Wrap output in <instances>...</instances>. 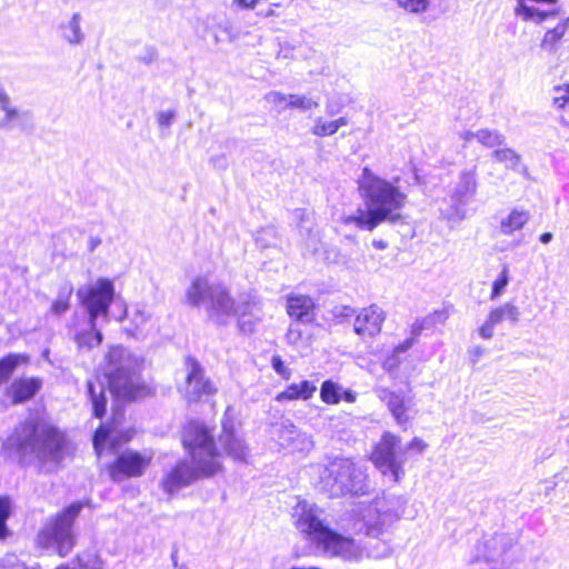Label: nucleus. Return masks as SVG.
Segmentation results:
<instances>
[{"label":"nucleus","instance_id":"nucleus-30","mask_svg":"<svg viewBox=\"0 0 569 569\" xmlns=\"http://www.w3.org/2000/svg\"><path fill=\"white\" fill-rule=\"evenodd\" d=\"M128 317L133 326L132 335L143 336L147 325L151 320V312L144 305L137 303L132 307V310L128 312Z\"/></svg>","mask_w":569,"mask_h":569},{"label":"nucleus","instance_id":"nucleus-37","mask_svg":"<svg viewBox=\"0 0 569 569\" xmlns=\"http://www.w3.org/2000/svg\"><path fill=\"white\" fill-rule=\"evenodd\" d=\"M11 512V501L8 497H0V540L9 535L7 520Z\"/></svg>","mask_w":569,"mask_h":569},{"label":"nucleus","instance_id":"nucleus-32","mask_svg":"<svg viewBox=\"0 0 569 569\" xmlns=\"http://www.w3.org/2000/svg\"><path fill=\"white\" fill-rule=\"evenodd\" d=\"M29 357L22 353H10L0 359V385L7 381L14 370L21 365L27 363Z\"/></svg>","mask_w":569,"mask_h":569},{"label":"nucleus","instance_id":"nucleus-47","mask_svg":"<svg viewBox=\"0 0 569 569\" xmlns=\"http://www.w3.org/2000/svg\"><path fill=\"white\" fill-rule=\"evenodd\" d=\"M302 339V332L298 325H291L287 332V340L290 345H298Z\"/></svg>","mask_w":569,"mask_h":569},{"label":"nucleus","instance_id":"nucleus-45","mask_svg":"<svg viewBox=\"0 0 569 569\" xmlns=\"http://www.w3.org/2000/svg\"><path fill=\"white\" fill-rule=\"evenodd\" d=\"M508 282H509V277H508V267H503L500 276L498 277L497 280H495L493 284H492V291H491V299H497L501 293L502 291L506 289V287L508 286Z\"/></svg>","mask_w":569,"mask_h":569},{"label":"nucleus","instance_id":"nucleus-4","mask_svg":"<svg viewBox=\"0 0 569 569\" xmlns=\"http://www.w3.org/2000/svg\"><path fill=\"white\" fill-rule=\"evenodd\" d=\"M66 438L54 426L43 419L29 417L19 423L6 439L2 449L8 457L20 461L36 459L58 462L63 457Z\"/></svg>","mask_w":569,"mask_h":569},{"label":"nucleus","instance_id":"nucleus-6","mask_svg":"<svg viewBox=\"0 0 569 569\" xmlns=\"http://www.w3.org/2000/svg\"><path fill=\"white\" fill-rule=\"evenodd\" d=\"M331 495H362L366 492V475L361 467L348 458L331 461L321 475Z\"/></svg>","mask_w":569,"mask_h":569},{"label":"nucleus","instance_id":"nucleus-9","mask_svg":"<svg viewBox=\"0 0 569 569\" xmlns=\"http://www.w3.org/2000/svg\"><path fill=\"white\" fill-rule=\"evenodd\" d=\"M373 465L383 473L390 475L398 482L405 475L406 450L400 437L385 432L371 453Z\"/></svg>","mask_w":569,"mask_h":569},{"label":"nucleus","instance_id":"nucleus-51","mask_svg":"<svg viewBox=\"0 0 569 569\" xmlns=\"http://www.w3.org/2000/svg\"><path fill=\"white\" fill-rule=\"evenodd\" d=\"M427 447L426 442L419 438H413L412 441L407 446L403 447L406 452L408 450H416L418 452H422L425 448Z\"/></svg>","mask_w":569,"mask_h":569},{"label":"nucleus","instance_id":"nucleus-7","mask_svg":"<svg viewBox=\"0 0 569 569\" xmlns=\"http://www.w3.org/2000/svg\"><path fill=\"white\" fill-rule=\"evenodd\" d=\"M82 507L81 502H74L49 519L38 535V542L46 548L56 547L60 556H67L74 546L72 523Z\"/></svg>","mask_w":569,"mask_h":569},{"label":"nucleus","instance_id":"nucleus-54","mask_svg":"<svg viewBox=\"0 0 569 569\" xmlns=\"http://www.w3.org/2000/svg\"><path fill=\"white\" fill-rule=\"evenodd\" d=\"M355 315V310L351 308V307H348V306H342V307H339L336 309L335 311V316L336 317H345V318H348V317H351Z\"/></svg>","mask_w":569,"mask_h":569},{"label":"nucleus","instance_id":"nucleus-41","mask_svg":"<svg viewBox=\"0 0 569 569\" xmlns=\"http://www.w3.org/2000/svg\"><path fill=\"white\" fill-rule=\"evenodd\" d=\"M288 106L290 108L300 109L302 111L311 110L319 106V103L311 98L301 94H289Z\"/></svg>","mask_w":569,"mask_h":569},{"label":"nucleus","instance_id":"nucleus-42","mask_svg":"<svg viewBox=\"0 0 569 569\" xmlns=\"http://www.w3.org/2000/svg\"><path fill=\"white\" fill-rule=\"evenodd\" d=\"M78 567L77 569H101V560L100 558L90 551L83 552L77 558Z\"/></svg>","mask_w":569,"mask_h":569},{"label":"nucleus","instance_id":"nucleus-58","mask_svg":"<svg viewBox=\"0 0 569 569\" xmlns=\"http://www.w3.org/2000/svg\"><path fill=\"white\" fill-rule=\"evenodd\" d=\"M332 122H333V124H336V129L338 131L339 128L347 126L349 121L346 117H340L339 119L333 120Z\"/></svg>","mask_w":569,"mask_h":569},{"label":"nucleus","instance_id":"nucleus-1","mask_svg":"<svg viewBox=\"0 0 569 569\" xmlns=\"http://www.w3.org/2000/svg\"><path fill=\"white\" fill-rule=\"evenodd\" d=\"M186 301L191 307L204 306L208 318L219 326L237 319L238 328L243 333L253 332L262 320L260 302L251 295L241 296L238 302L231 297L227 287L211 283L206 277H196L186 290Z\"/></svg>","mask_w":569,"mask_h":569},{"label":"nucleus","instance_id":"nucleus-49","mask_svg":"<svg viewBox=\"0 0 569 569\" xmlns=\"http://www.w3.org/2000/svg\"><path fill=\"white\" fill-rule=\"evenodd\" d=\"M271 365H272L273 370L278 375H280V376H282L284 378L289 377V370L284 366L283 361L281 360V358L279 356L272 357Z\"/></svg>","mask_w":569,"mask_h":569},{"label":"nucleus","instance_id":"nucleus-5","mask_svg":"<svg viewBox=\"0 0 569 569\" xmlns=\"http://www.w3.org/2000/svg\"><path fill=\"white\" fill-rule=\"evenodd\" d=\"M106 376L109 390L117 398L133 400L144 395L147 387L141 380V361L128 349L111 348L107 355Z\"/></svg>","mask_w":569,"mask_h":569},{"label":"nucleus","instance_id":"nucleus-23","mask_svg":"<svg viewBox=\"0 0 569 569\" xmlns=\"http://www.w3.org/2000/svg\"><path fill=\"white\" fill-rule=\"evenodd\" d=\"M42 380L34 377L14 379L7 389L12 403L18 405L32 399L41 389Z\"/></svg>","mask_w":569,"mask_h":569},{"label":"nucleus","instance_id":"nucleus-15","mask_svg":"<svg viewBox=\"0 0 569 569\" xmlns=\"http://www.w3.org/2000/svg\"><path fill=\"white\" fill-rule=\"evenodd\" d=\"M319 550L327 556L340 557L347 561L359 562L365 559V549L361 543L333 530L319 547Z\"/></svg>","mask_w":569,"mask_h":569},{"label":"nucleus","instance_id":"nucleus-3","mask_svg":"<svg viewBox=\"0 0 569 569\" xmlns=\"http://www.w3.org/2000/svg\"><path fill=\"white\" fill-rule=\"evenodd\" d=\"M182 442L191 456V465L180 461L164 476L161 486L168 493L177 492L199 477L211 476L221 468L220 453L214 447L212 435L204 425L198 421L188 422L183 429Z\"/></svg>","mask_w":569,"mask_h":569},{"label":"nucleus","instance_id":"nucleus-2","mask_svg":"<svg viewBox=\"0 0 569 569\" xmlns=\"http://www.w3.org/2000/svg\"><path fill=\"white\" fill-rule=\"evenodd\" d=\"M399 178L388 181L369 168H363L359 178V190L365 200L366 210L346 218V223H353L361 230L372 231L382 222H402L401 210L407 202V193L397 184Z\"/></svg>","mask_w":569,"mask_h":569},{"label":"nucleus","instance_id":"nucleus-62","mask_svg":"<svg viewBox=\"0 0 569 569\" xmlns=\"http://www.w3.org/2000/svg\"><path fill=\"white\" fill-rule=\"evenodd\" d=\"M465 141H469L470 139L475 138V132L467 131L465 132L463 137Z\"/></svg>","mask_w":569,"mask_h":569},{"label":"nucleus","instance_id":"nucleus-46","mask_svg":"<svg viewBox=\"0 0 569 569\" xmlns=\"http://www.w3.org/2000/svg\"><path fill=\"white\" fill-rule=\"evenodd\" d=\"M266 101L274 104L278 108L279 112L284 111L288 106V96L279 92V91H270L264 96Z\"/></svg>","mask_w":569,"mask_h":569},{"label":"nucleus","instance_id":"nucleus-16","mask_svg":"<svg viewBox=\"0 0 569 569\" xmlns=\"http://www.w3.org/2000/svg\"><path fill=\"white\" fill-rule=\"evenodd\" d=\"M98 319L82 317L69 325L68 331L79 350H91L102 342V333L97 328Z\"/></svg>","mask_w":569,"mask_h":569},{"label":"nucleus","instance_id":"nucleus-59","mask_svg":"<svg viewBox=\"0 0 569 569\" xmlns=\"http://www.w3.org/2000/svg\"><path fill=\"white\" fill-rule=\"evenodd\" d=\"M551 240H552V233H550V232H545L540 236V241L542 243H549Z\"/></svg>","mask_w":569,"mask_h":569},{"label":"nucleus","instance_id":"nucleus-21","mask_svg":"<svg viewBox=\"0 0 569 569\" xmlns=\"http://www.w3.org/2000/svg\"><path fill=\"white\" fill-rule=\"evenodd\" d=\"M280 445L296 451H309L313 447V441L306 432L299 431L296 426L286 420L278 430Z\"/></svg>","mask_w":569,"mask_h":569},{"label":"nucleus","instance_id":"nucleus-60","mask_svg":"<svg viewBox=\"0 0 569 569\" xmlns=\"http://www.w3.org/2000/svg\"><path fill=\"white\" fill-rule=\"evenodd\" d=\"M9 98L10 97L7 93V91L4 90V88L2 86H0V104L6 102Z\"/></svg>","mask_w":569,"mask_h":569},{"label":"nucleus","instance_id":"nucleus-10","mask_svg":"<svg viewBox=\"0 0 569 569\" xmlns=\"http://www.w3.org/2000/svg\"><path fill=\"white\" fill-rule=\"evenodd\" d=\"M478 189L477 168L460 171L450 193V206L441 210L449 222H460L468 217V204L473 200Z\"/></svg>","mask_w":569,"mask_h":569},{"label":"nucleus","instance_id":"nucleus-43","mask_svg":"<svg viewBox=\"0 0 569 569\" xmlns=\"http://www.w3.org/2000/svg\"><path fill=\"white\" fill-rule=\"evenodd\" d=\"M552 102L558 109H569V84L555 87Z\"/></svg>","mask_w":569,"mask_h":569},{"label":"nucleus","instance_id":"nucleus-53","mask_svg":"<svg viewBox=\"0 0 569 569\" xmlns=\"http://www.w3.org/2000/svg\"><path fill=\"white\" fill-rule=\"evenodd\" d=\"M260 0H233V4L241 9H253Z\"/></svg>","mask_w":569,"mask_h":569},{"label":"nucleus","instance_id":"nucleus-14","mask_svg":"<svg viewBox=\"0 0 569 569\" xmlns=\"http://www.w3.org/2000/svg\"><path fill=\"white\" fill-rule=\"evenodd\" d=\"M187 377L181 392L188 402H196L203 396L217 392L216 385L206 376L204 369L193 358L186 359Z\"/></svg>","mask_w":569,"mask_h":569},{"label":"nucleus","instance_id":"nucleus-34","mask_svg":"<svg viewBox=\"0 0 569 569\" xmlns=\"http://www.w3.org/2000/svg\"><path fill=\"white\" fill-rule=\"evenodd\" d=\"M492 158L501 163H505L508 169L519 170L521 164L520 156L511 148L496 149L492 152Z\"/></svg>","mask_w":569,"mask_h":569},{"label":"nucleus","instance_id":"nucleus-63","mask_svg":"<svg viewBox=\"0 0 569 569\" xmlns=\"http://www.w3.org/2000/svg\"><path fill=\"white\" fill-rule=\"evenodd\" d=\"M375 246L378 248V249H385L387 247V243L383 242V241H378V242H375Z\"/></svg>","mask_w":569,"mask_h":569},{"label":"nucleus","instance_id":"nucleus-17","mask_svg":"<svg viewBox=\"0 0 569 569\" xmlns=\"http://www.w3.org/2000/svg\"><path fill=\"white\" fill-rule=\"evenodd\" d=\"M386 312L378 305H370L358 311L353 331L363 339L375 338L381 332Z\"/></svg>","mask_w":569,"mask_h":569},{"label":"nucleus","instance_id":"nucleus-11","mask_svg":"<svg viewBox=\"0 0 569 569\" xmlns=\"http://www.w3.org/2000/svg\"><path fill=\"white\" fill-rule=\"evenodd\" d=\"M80 305L87 312V317L108 320L109 308L114 297V284L107 278H100L94 283L81 286L77 290Z\"/></svg>","mask_w":569,"mask_h":569},{"label":"nucleus","instance_id":"nucleus-52","mask_svg":"<svg viewBox=\"0 0 569 569\" xmlns=\"http://www.w3.org/2000/svg\"><path fill=\"white\" fill-rule=\"evenodd\" d=\"M485 353V349L480 346H475L469 350L470 360L472 363H476L479 361V359Z\"/></svg>","mask_w":569,"mask_h":569},{"label":"nucleus","instance_id":"nucleus-13","mask_svg":"<svg viewBox=\"0 0 569 569\" xmlns=\"http://www.w3.org/2000/svg\"><path fill=\"white\" fill-rule=\"evenodd\" d=\"M152 459L153 453L151 450H144L143 452L134 450L121 451L109 466V476L116 482L128 478L141 477Z\"/></svg>","mask_w":569,"mask_h":569},{"label":"nucleus","instance_id":"nucleus-33","mask_svg":"<svg viewBox=\"0 0 569 569\" xmlns=\"http://www.w3.org/2000/svg\"><path fill=\"white\" fill-rule=\"evenodd\" d=\"M475 139L486 148H496L505 143V136L496 129H480L475 132Z\"/></svg>","mask_w":569,"mask_h":569},{"label":"nucleus","instance_id":"nucleus-48","mask_svg":"<svg viewBox=\"0 0 569 569\" xmlns=\"http://www.w3.org/2000/svg\"><path fill=\"white\" fill-rule=\"evenodd\" d=\"M176 117L174 111L168 110V111H160L157 114V121L160 127H170L173 119Z\"/></svg>","mask_w":569,"mask_h":569},{"label":"nucleus","instance_id":"nucleus-55","mask_svg":"<svg viewBox=\"0 0 569 569\" xmlns=\"http://www.w3.org/2000/svg\"><path fill=\"white\" fill-rule=\"evenodd\" d=\"M412 345H413V339H407L402 343L398 345L393 349V352L397 353V355L406 352L408 349H410L412 347Z\"/></svg>","mask_w":569,"mask_h":569},{"label":"nucleus","instance_id":"nucleus-28","mask_svg":"<svg viewBox=\"0 0 569 569\" xmlns=\"http://www.w3.org/2000/svg\"><path fill=\"white\" fill-rule=\"evenodd\" d=\"M530 213L523 209H512L509 214L500 221V232L505 236H510L513 232L522 229L529 221Z\"/></svg>","mask_w":569,"mask_h":569},{"label":"nucleus","instance_id":"nucleus-64","mask_svg":"<svg viewBox=\"0 0 569 569\" xmlns=\"http://www.w3.org/2000/svg\"><path fill=\"white\" fill-rule=\"evenodd\" d=\"M260 14L264 16V17H270V16H273L274 14V11L272 9H269L268 11L266 12H261Z\"/></svg>","mask_w":569,"mask_h":569},{"label":"nucleus","instance_id":"nucleus-26","mask_svg":"<svg viewBox=\"0 0 569 569\" xmlns=\"http://www.w3.org/2000/svg\"><path fill=\"white\" fill-rule=\"evenodd\" d=\"M219 442L223 447L226 453L236 461H246L248 456V447L241 439L236 437L233 430L223 425V431L219 437Z\"/></svg>","mask_w":569,"mask_h":569},{"label":"nucleus","instance_id":"nucleus-19","mask_svg":"<svg viewBox=\"0 0 569 569\" xmlns=\"http://www.w3.org/2000/svg\"><path fill=\"white\" fill-rule=\"evenodd\" d=\"M520 311L518 307L512 303H505L492 309L486 321L479 327L478 333L485 340H490L495 335V327L500 325L503 320H509L512 323L519 321Z\"/></svg>","mask_w":569,"mask_h":569},{"label":"nucleus","instance_id":"nucleus-40","mask_svg":"<svg viewBox=\"0 0 569 569\" xmlns=\"http://www.w3.org/2000/svg\"><path fill=\"white\" fill-rule=\"evenodd\" d=\"M0 109L4 112V117L0 120V129L10 130L11 122L19 116V111L11 104L10 98L0 104Z\"/></svg>","mask_w":569,"mask_h":569},{"label":"nucleus","instance_id":"nucleus-57","mask_svg":"<svg viewBox=\"0 0 569 569\" xmlns=\"http://www.w3.org/2000/svg\"><path fill=\"white\" fill-rule=\"evenodd\" d=\"M101 243V239L99 237H90L89 238V251H94L97 247Z\"/></svg>","mask_w":569,"mask_h":569},{"label":"nucleus","instance_id":"nucleus-35","mask_svg":"<svg viewBox=\"0 0 569 569\" xmlns=\"http://www.w3.org/2000/svg\"><path fill=\"white\" fill-rule=\"evenodd\" d=\"M320 397L326 403H338L341 400V387L331 380H326L321 386Z\"/></svg>","mask_w":569,"mask_h":569},{"label":"nucleus","instance_id":"nucleus-27","mask_svg":"<svg viewBox=\"0 0 569 569\" xmlns=\"http://www.w3.org/2000/svg\"><path fill=\"white\" fill-rule=\"evenodd\" d=\"M316 390L317 387L313 382L303 380L299 383H291L290 386H288L286 390H283L277 396L276 400H308L313 396Z\"/></svg>","mask_w":569,"mask_h":569},{"label":"nucleus","instance_id":"nucleus-39","mask_svg":"<svg viewBox=\"0 0 569 569\" xmlns=\"http://www.w3.org/2000/svg\"><path fill=\"white\" fill-rule=\"evenodd\" d=\"M256 243L261 248H268L276 244L277 232L273 227L262 228L254 236Z\"/></svg>","mask_w":569,"mask_h":569},{"label":"nucleus","instance_id":"nucleus-38","mask_svg":"<svg viewBox=\"0 0 569 569\" xmlns=\"http://www.w3.org/2000/svg\"><path fill=\"white\" fill-rule=\"evenodd\" d=\"M71 292L72 287H68L63 291L59 292L57 299L51 305V312L53 315L60 316L69 309V299Z\"/></svg>","mask_w":569,"mask_h":569},{"label":"nucleus","instance_id":"nucleus-8","mask_svg":"<svg viewBox=\"0 0 569 569\" xmlns=\"http://www.w3.org/2000/svg\"><path fill=\"white\" fill-rule=\"evenodd\" d=\"M398 518V510L385 508V501L381 500H377L368 510V513L365 516V521L367 526V535L370 538L362 545V548L365 549V558L380 559L390 555L391 549L389 545L377 539V537Z\"/></svg>","mask_w":569,"mask_h":569},{"label":"nucleus","instance_id":"nucleus-50","mask_svg":"<svg viewBox=\"0 0 569 569\" xmlns=\"http://www.w3.org/2000/svg\"><path fill=\"white\" fill-rule=\"evenodd\" d=\"M399 362H400L399 355L392 352L391 356L386 358V360L382 363V367L388 372H391V371H393V370H396L398 368Z\"/></svg>","mask_w":569,"mask_h":569},{"label":"nucleus","instance_id":"nucleus-44","mask_svg":"<svg viewBox=\"0 0 569 569\" xmlns=\"http://www.w3.org/2000/svg\"><path fill=\"white\" fill-rule=\"evenodd\" d=\"M311 132L318 137H327L335 134L337 129L332 121H323L322 118H318Z\"/></svg>","mask_w":569,"mask_h":569},{"label":"nucleus","instance_id":"nucleus-18","mask_svg":"<svg viewBox=\"0 0 569 569\" xmlns=\"http://www.w3.org/2000/svg\"><path fill=\"white\" fill-rule=\"evenodd\" d=\"M376 395L386 403L397 423L405 425L410 421L411 416L409 412L415 406L412 398L383 387L377 388Z\"/></svg>","mask_w":569,"mask_h":569},{"label":"nucleus","instance_id":"nucleus-56","mask_svg":"<svg viewBox=\"0 0 569 569\" xmlns=\"http://www.w3.org/2000/svg\"><path fill=\"white\" fill-rule=\"evenodd\" d=\"M341 399L346 400L347 402H355L356 399H357V395L356 392L351 391V390H342L341 389Z\"/></svg>","mask_w":569,"mask_h":569},{"label":"nucleus","instance_id":"nucleus-61","mask_svg":"<svg viewBox=\"0 0 569 569\" xmlns=\"http://www.w3.org/2000/svg\"><path fill=\"white\" fill-rule=\"evenodd\" d=\"M213 163L214 164H219L220 167H224L226 166V159L223 156L221 157H217L214 159H212Z\"/></svg>","mask_w":569,"mask_h":569},{"label":"nucleus","instance_id":"nucleus-22","mask_svg":"<svg viewBox=\"0 0 569 569\" xmlns=\"http://www.w3.org/2000/svg\"><path fill=\"white\" fill-rule=\"evenodd\" d=\"M82 14L73 12L70 17L62 19L57 26V32L64 42L69 46H81L86 39V33L82 29Z\"/></svg>","mask_w":569,"mask_h":569},{"label":"nucleus","instance_id":"nucleus-20","mask_svg":"<svg viewBox=\"0 0 569 569\" xmlns=\"http://www.w3.org/2000/svg\"><path fill=\"white\" fill-rule=\"evenodd\" d=\"M555 3L556 0H518L516 14L526 21L541 23L558 13L555 8H546Z\"/></svg>","mask_w":569,"mask_h":569},{"label":"nucleus","instance_id":"nucleus-31","mask_svg":"<svg viewBox=\"0 0 569 569\" xmlns=\"http://www.w3.org/2000/svg\"><path fill=\"white\" fill-rule=\"evenodd\" d=\"M88 395L91 400L93 415L97 418H101L106 412L107 399L104 395V388L101 383H94L88 381L87 383Z\"/></svg>","mask_w":569,"mask_h":569},{"label":"nucleus","instance_id":"nucleus-12","mask_svg":"<svg viewBox=\"0 0 569 569\" xmlns=\"http://www.w3.org/2000/svg\"><path fill=\"white\" fill-rule=\"evenodd\" d=\"M322 515L323 511L319 507L308 501L298 502L292 513L296 528L318 549L332 531L325 525Z\"/></svg>","mask_w":569,"mask_h":569},{"label":"nucleus","instance_id":"nucleus-24","mask_svg":"<svg viewBox=\"0 0 569 569\" xmlns=\"http://www.w3.org/2000/svg\"><path fill=\"white\" fill-rule=\"evenodd\" d=\"M287 312L300 322H312L315 320V302L309 296H289L287 298Z\"/></svg>","mask_w":569,"mask_h":569},{"label":"nucleus","instance_id":"nucleus-29","mask_svg":"<svg viewBox=\"0 0 569 569\" xmlns=\"http://www.w3.org/2000/svg\"><path fill=\"white\" fill-rule=\"evenodd\" d=\"M568 27L569 18L559 22L553 29L548 30L541 41V49L549 53H556L561 39L568 30Z\"/></svg>","mask_w":569,"mask_h":569},{"label":"nucleus","instance_id":"nucleus-36","mask_svg":"<svg viewBox=\"0 0 569 569\" xmlns=\"http://www.w3.org/2000/svg\"><path fill=\"white\" fill-rule=\"evenodd\" d=\"M399 8L409 13H425L429 10L431 0H396Z\"/></svg>","mask_w":569,"mask_h":569},{"label":"nucleus","instance_id":"nucleus-25","mask_svg":"<svg viewBox=\"0 0 569 569\" xmlns=\"http://www.w3.org/2000/svg\"><path fill=\"white\" fill-rule=\"evenodd\" d=\"M131 437L130 431L118 435L114 427L101 426L93 436V447L97 455L100 456L106 445H109L114 450L120 443L128 442Z\"/></svg>","mask_w":569,"mask_h":569}]
</instances>
